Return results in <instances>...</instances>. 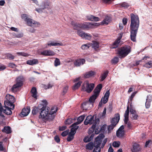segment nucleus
<instances>
[{
	"instance_id": "nucleus-38",
	"label": "nucleus",
	"mask_w": 152,
	"mask_h": 152,
	"mask_svg": "<svg viewBox=\"0 0 152 152\" xmlns=\"http://www.w3.org/2000/svg\"><path fill=\"white\" fill-rule=\"evenodd\" d=\"M75 134L70 131L67 138V140L68 141H70L72 140L74 138V136Z\"/></svg>"
},
{
	"instance_id": "nucleus-27",
	"label": "nucleus",
	"mask_w": 152,
	"mask_h": 152,
	"mask_svg": "<svg viewBox=\"0 0 152 152\" xmlns=\"http://www.w3.org/2000/svg\"><path fill=\"white\" fill-rule=\"evenodd\" d=\"M112 20L111 18L109 16H106L103 20L101 22L102 25L108 24Z\"/></svg>"
},
{
	"instance_id": "nucleus-2",
	"label": "nucleus",
	"mask_w": 152,
	"mask_h": 152,
	"mask_svg": "<svg viewBox=\"0 0 152 152\" xmlns=\"http://www.w3.org/2000/svg\"><path fill=\"white\" fill-rule=\"evenodd\" d=\"M131 23L130 26L131 32V39L133 41H136L137 33L139 26V20L138 16L133 14H131Z\"/></svg>"
},
{
	"instance_id": "nucleus-48",
	"label": "nucleus",
	"mask_w": 152,
	"mask_h": 152,
	"mask_svg": "<svg viewBox=\"0 0 152 152\" xmlns=\"http://www.w3.org/2000/svg\"><path fill=\"white\" fill-rule=\"evenodd\" d=\"M17 54L18 56H21L25 57H27L29 56L28 53L23 52H18L17 53Z\"/></svg>"
},
{
	"instance_id": "nucleus-44",
	"label": "nucleus",
	"mask_w": 152,
	"mask_h": 152,
	"mask_svg": "<svg viewBox=\"0 0 152 152\" xmlns=\"http://www.w3.org/2000/svg\"><path fill=\"white\" fill-rule=\"evenodd\" d=\"M2 131L4 132L9 134L11 132V128L9 126L5 127L2 130Z\"/></svg>"
},
{
	"instance_id": "nucleus-21",
	"label": "nucleus",
	"mask_w": 152,
	"mask_h": 152,
	"mask_svg": "<svg viewBox=\"0 0 152 152\" xmlns=\"http://www.w3.org/2000/svg\"><path fill=\"white\" fill-rule=\"evenodd\" d=\"M120 118V115L118 113L115 114L114 118L111 120V124L115 126L119 121Z\"/></svg>"
},
{
	"instance_id": "nucleus-54",
	"label": "nucleus",
	"mask_w": 152,
	"mask_h": 152,
	"mask_svg": "<svg viewBox=\"0 0 152 152\" xmlns=\"http://www.w3.org/2000/svg\"><path fill=\"white\" fill-rule=\"evenodd\" d=\"M121 6L125 8H127L129 7L130 5L128 3L124 2L121 4Z\"/></svg>"
},
{
	"instance_id": "nucleus-49",
	"label": "nucleus",
	"mask_w": 152,
	"mask_h": 152,
	"mask_svg": "<svg viewBox=\"0 0 152 152\" xmlns=\"http://www.w3.org/2000/svg\"><path fill=\"white\" fill-rule=\"evenodd\" d=\"M115 126V125L111 124L108 127V132H110L113 129Z\"/></svg>"
},
{
	"instance_id": "nucleus-57",
	"label": "nucleus",
	"mask_w": 152,
	"mask_h": 152,
	"mask_svg": "<svg viewBox=\"0 0 152 152\" xmlns=\"http://www.w3.org/2000/svg\"><path fill=\"white\" fill-rule=\"evenodd\" d=\"M7 57L10 59H13L15 58V56L10 54H8L7 55Z\"/></svg>"
},
{
	"instance_id": "nucleus-50",
	"label": "nucleus",
	"mask_w": 152,
	"mask_h": 152,
	"mask_svg": "<svg viewBox=\"0 0 152 152\" xmlns=\"http://www.w3.org/2000/svg\"><path fill=\"white\" fill-rule=\"evenodd\" d=\"M145 66L148 68H150L152 67V61H149L148 63H146Z\"/></svg>"
},
{
	"instance_id": "nucleus-19",
	"label": "nucleus",
	"mask_w": 152,
	"mask_h": 152,
	"mask_svg": "<svg viewBox=\"0 0 152 152\" xmlns=\"http://www.w3.org/2000/svg\"><path fill=\"white\" fill-rule=\"evenodd\" d=\"M43 105L39 104L37 107H34L32 110V113L33 115H36L39 112L40 113L41 109L42 108Z\"/></svg>"
},
{
	"instance_id": "nucleus-56",
	"label": "nucleus",
	"mask_w": 152,
	"mask_h": 152,
	"mask_svg": "<svg viewBox=\"0 0 152 152\" xmlns=\"http://www.w3.org/2000/svg\"><path fill=\"white\" fill-rule=\"evenodd\" d=\"M132 105H130V111L131 115H132L136 113L135 110L131 107Z\"/></svg>"
},
{
	"instance_id": "nucleus-16",
	"label": "nucleus",
	"mask_w": 152,
	"mask_h": 152,
	"mask_svg": "<svg viewBox=\"0 0 152 152\" xmlns=\"http://www.w3.org/2000/svg\"><path fill=\"white\" fill-rule=\"evenodd\" d=\"M80 78L78 77L75 78L74 80V82H77L73 85L72 87V89L73 90H75L77 89L80 86L82 82L80 80Z\"/></svg>"
},
{
	"instance_id": "nucleus-43",
	"label": "nucleus",
	"mask_w": 152,
	"mask_h": 152,
	"mask_svg": "<svg viewBox=\"0 0 152 152\" xmlns=\"http://www.w3.org/2000/svg\"><path fill=\"white\" fill-rule=\"evenodd\" d=\"M21 18L22 19L25 21L26 23L28 20L29 19L28 18V15L26 14H22L21 15Z\"/></svg>"
},
{
	"instance_id": "nucleus-1",
	"label": "nucleus",
	"mask_w": 152,
	"mask_h": 152,
	"mask_svg": "<svg viewBox=\"0 0 152 152\" xmlns=\"http://www.w3.org/2000/svg\"><path fill=\"white\" fill-rule=\"evenodd\" d=\"M57 110L56 107H52L50 109L48 107H44L43 105L42 108L40 112L39 118L44 119L49 121H52L55 117V113Z\"/></svg>"
},
{
	"instance_id": "nucleus-8",
	"label": "nucleus",
	"mask_w": 152,
	"mask_h": 152,
	"mask_svg": "<svg viewBox=\"0 0 152 152\" xmlns=\"http://www.w3.org/2000/svg\"><path fill=\"white\" fill-rule=\"evenodd\" d=\"M72 24L74 26V29H78L79 28L85 30L90 28V23L85 22L83 23L77 24L72 22Z\"/></svg>"
},
{
	"instance_id": "nucleus-51",
	"label": "nucleus",
	"mask_w": 152,
	"mask_h": 152,
	"mask_svg": "<svg viewBox=\"0 0 152 152\" xmlns=\"http://www.w3.org/2000/svg\"><path fill=\"white\" fill-rule=\"evenodd\" d=\"M60 61L58 58H56L55 61L54 65L56 66L60 65Z\"/></svg>"
},
{
	"instance_id": "nucleus-29",
	"label": "nucleus",
	"mask_w": 152,
	"mask_h": 152,
	"mask_svg": "<svg viewBox=\"0 0 152 152\" xmlns=\"http://www.w3.org/2000/svg\"><path fill=\"white\" fill-rule=\"evenodd\" d=\"M38 61L36 59H30L26 61L27 64L31 65L36 64H38Z\"/></svg>"
},
{
	"instance_id": "nucleus-15",
	"label": "nucleus",
	"mask_w": 152,
	"mask_h": 152,
	"mask_svg": "<svg viewBox=\"0 0 152 152\" xmlns=\"http://www.w3.org/2000/svg\"><path fill=\"white\" fill-rule=\"evenodd\" d=\"M102 85L101 84L98 85L94 91V94L92 96L93 97L96 99L99 96L101 90L102 88Z\"/></svg>"
},
{
	"instance_id": "nucleus-36",
	"label": "nucleus",
	"mask_w": 152,
	"mask_h": 152,
	"mask_svg": "<svg viewBox=\"0 0 152 152\" xmlns=\"http://www.w3.org/2000/svg\"><path fill=\"white\" fill-rule=\"evenodd\" d=\"M91 46L95 49H96L99 47V45L98 42L96 41H94L91 44Z\"/></svg>"
},
{
	"instance_id": "nucleus-41",
	"label": "nucleus",
	"mask_w": 152,
	"mask_h": 152,
	"mask_svg": "<svg viewBox=\"0 0 152 152\" xmlns=\"http://www.w3.org/2000/svg\"><path fill=\"white\" fill-rule=\"evenodd\" d=\"M12 35L14 37L18 38H21L23 37V34L22 33H13Z\"/></svg>"
},
{
	"instance_id": "nucleus-5",
	"label": "nucleus",
	"mask_w": 152,
	"mask_h": 152,
	"mask_svg": "<svg viewBox=\"0 0 152 152\" xmlns=\"http://www.w3.org/2000/svg\"><path fill=\"white\" fill-rule=\"evenodd\" d=\"M131 51L130 46H126L121 48L118 51V54L120 58H124L127 56Z\"/></svg>"
},
{
	"instance_id": "nucleus-22",
	"label": "nucleus",
	"mask_w": 152,
	"mask_h": 152,
	"mask_svg": "<svg viewBox=\"0 0 152 152\" xmlns=\"http://www.w3.org/2000/svg\"><path fill=\"white\" fill-rule=\"evenodd\" d=\"M96 74V72L94 71H90L84 74L83 76L85 78H89L94 77Z\"/></svg>"
},
{
	"instance_id": "nucleus-18",
	"label": "nucleus",
	"mask_w": 152,
	"mask_h": 152,
	"mask_svg": "<svg viewBox=\"0 0 152 152\" xmlns=\"http://www.w3.org/2000/svg\"><path fill=\"white\" fill-rule=\"evenodd\" d=\"M62 45L63 44L61 42L58 43L55 42V41L50 40L49 41L47 42V45H46V46L45 47V48H47L48 46L51 47V46H62Z\"/></svg>"
},
{
	"instance_id": "nucleus-61",
	"label": "nucleus",
	"mask_w": 152,
	"mask_h": 152,
	"mask_svg": "<svg viewBox=\"0 0 152 152\" xmlns=\"http://www.w3.org/2000/svg\"><path fill=\"white\" fill-rule=\"evenodd\" d=\"M152 100V96L150 95L147 96L146 101L151 102Z\"/></svg>"
},
{
	"instance_id": "nucleus-11",
	"label": "nucleus",
	"mask_w": 152,
	"mask_h": 152,
	"mask_svg": "<svg viewBox=\"0 0 152 152\" xmlns=\"http://www.w3.org/2000/svg\"><path fill=\"white\" fill-rule=\"evenodd\" d=\"M129 108L128 106L127 107V110L125 112L124 114V122L125 124L127 125V127L130 129L132 127V125L128 121L129 120Z\"/></svg>"
},
{
	"instance_id": "nucleus-34",
	"label": "nucleus",
	"mask_w": 152,
	"mask_h": 152,
	"mask_svg": "<svg viewBox=\"0 0 152 152\" xmlns=\"http://www.w3.org/2000/svg\"><path fill=\"white\" fill-rule=\"evenodd\" d=\"M31 92L32 96L34 98L37 99V93L36 88L35 87L33 88L31 90Z\"/></svg>"
},
{
	"instance_id": "nucleus-52",
	"label": "nucleus",
	"mask_w": 152,
	"mask_h": 152,
	"mask_svg": "<svg viewBox=\"0 0 152 152\" xmlns=\"http://www.w3.org/2000/svg\"><path fill=\"white\" fill-rule=\"evenodd\" d=\"M120 145L119 142H114L113 143V145L115 147H118Z\"/></svg>"
},
{
	"instance_id": "nucleus-31",
	"label": "nucleus",
	"mask_w": 152,
	"mask_h": 152,
	"mask_svg": "<svg viewBox=\"0 0 152 152\" xmlns=\"http://www.w3.org/2000/svg\"><path fill=\"white\" fill-rule=\"evenodd\" d=\"M106 125L103 126L100 129V128H99V127L96 126V127L95 129V133L96 134H98L99 133L100 130L102 132H104L106 129Z\"/></svg>"
},
{
	"instance_id": "nucleus-33",
	"label": "nucleus",
	"mask_w": 152,
	"mask_h": 152,
	"mask_svg": "<svg viewBox=\"0 0 152 152\" xmlns=\"http://www.w3.org/2000/svg\"><path fill=\"white\" fill-rule=\"evenodd\" d=\"M94 146V144L93 143V142H90L88 144H87L86 146V149L88 150H92Z\"/></svg>"
},
{
	"instance_id": "nucleus-10",
	"label": "nucleus",
	"mask_w": 152,
	"mask_h": 152,
	"mask_svg": "<svg viewBox=\"0 0 152 152\" xmlns=\"http://www.w3.org/2000/svg\"><path fill=\"white\" fill-rule=\"evenodd\" d=\"M2 112L7 115H10L12 114V112L9 108H7V107H2L1 103L0 102V116L4 118V115L2 114Z\"/></svg>"
},
{
	"instance_id": "nucleus-24",
	"label": "nucleus",
	"mask_w": 152,
	"mask_h": 152,
	"mask_svg": "<svg viewBox=\"0 0 152 152\" xmlns=\"http://www.w3.org/2000/svg\"><path fill=\"white\" fill-rule=\"evenodd\" d=\"M141 150V148L140 146L137 143H134L133 145V147L131 149L132 152H140Z\"/></svg>"
},
{
	"instance_id": "nucleus-46",
	"label": "nucleus",
	"mask_w": 152,
	"mask_h": 152,
	"mask_svg": "<svg viewBox=\"0 0 152 152\" xmlns=\"http://www.w3.org/2000/svg\"><path fill=\"white\" fill-rule=\"evenodd\" d=\"M108 74V71H106L102 74L101 76V79H100L101 81H103L107 77Z\"/></svg>"
},
{
	"instance_id": "nucleus-45",
	"label": "nucleus",
	"mask_w": 152,
	"mask_h": 152,
	"mask_svg": "<svg viewBox=\"0 0 152 152\" xmlns=\"http://www.w3.org/2000/svg\"><path fill=\"white\" fill-rule=\"evenodd\" d=\"M85 118L84 115H81L78 117L77 119V121L76 122L77 124L81 123L84 120Z\"/></svg>"
},
{
	"instance_id": "nucleus-58",
	"label": "nucleus",
	"mask_w": 152,
	"mask_h": 152,
	"mask_svg": "<svg viewBox=\"0 0 152 152\" xmlns=\"http://www.w3.org/2000/svg\"><path fill=\"white\" fill-rule=\"evenodd\" d=\"M10 28V31L11 30L12 31L16 32H18L19 31V29L18 28L12 27Z\"/></svg>"
},
{
	"instance_id": "nucleus-42",
	"label": "nucleus",
	"mask_w": 152,
	"mask_h": 152,
	"mask_svg": "<svg viewBox=\"0 0 152 152\" xmlns=\"http://www.w3.org/2000/svg\"><path fill=\"white\" fill-rule=\"evenodd\" d=\"M96 127V124H93L92 127L89 129L88 132V134H90L93 133Z\"/></svg>"
},
{
	"instance_id": "nucleus-37",
	"label": "nucleus",
	"mask_w": 152,
	"mask_h": 152,
	"mask_svg": "<svg viewBox=\"0 0 152 152\" xmlns=\"http://www.w3.org/2000/svg\"><path fill=\"white\" fill-rule=\"evenodd\" d=\"M120 42V41L119 40L117 39L111 45L110 48H117L118 45L119 43Z\"/></svg>"
},
{
	"instance_id": "nucleus-26",
	"label": "nucleus",
	"mask_w": 152,
	"mask_h": 152,
	"mask_svg": "<svg viewBox=\"0 0 152 152\" xmlns=\"http://www.w3.org/2000/svg\"><path fill=\"white\" fill-rule=\"evenodd\" d=\"M85 62V60L84 59H78L74 61V64L77 66H79L83 64Z\"/></svg>"
},
{
	"instance_id": "nucleus-30",
	"label": "nucleus",
	"mask_w": 152,
	"mask_h": 152,
	"mask_svg": "<svg viewBox=\"0 0 152 152\" xmlns=\"http://www.w3.org/2000/svg\"><path fill=\"white\" fill-rule=\"evenodd\" d=\"M79 124H77L76 122L75 123L72 124L71 126L70 127H72V128L71 130V132H73L74 133H76V130L78 129V126L77 125Z\"/></svg>"
},
{
	"instance_id": "nucleus-20",
	"label": "nucleus",
	"mask_w": 152,
	"mask_h": 152,
	"mask_svg": "<svg viewBox=\"0 0 152 152\" xmlns=\"http://www.w3.org/2000/svg\"><path fill=\"white\" fill-rule=\"evenodd\" d=\"M39 54L45 56H52L54 55L55 53L50 50H46L43 51L40 53H39Z\"/></svg>"
},
{
	"instance_id": "nucleus-40",
	"label": "nucleus",
	"mask_w": 152,
	"mask_h": 152,
	"mask_svg": "<svg viewBox=\"0 0 152 152\" xmlns=\"http://www.w3.org/2000/svg\"><path fill=\"white\" fill-rule=\"evenodd\" d=\"M91 44L90 43H88L83 45L81 46V48L83 50H86L88 49L91 46Z\"/></svg>"
},
{
	"instance_id": "nucleus-60",
	"label": "nucleus",
	"mask_w": 152,
	"mask_h": 152,
	"mask_svg": "<svg viewBox=\"0 0 152 152\" xmlns=\"http://www.w3.org/2000/svg\"><path fill=\"white\" fill-rule=\"evenodd\" d=\"M69 132V130H66L61 133V135L63 137L65 136L68 134Z\"/></svg>"
},
{
	"instance_id": "nucleus-17",
	"label": "nucleus",
	"mask_w": 152,
	"mask_h": 152,
	"mask_svg": "<svg viewBox=\"0 0 152 152\" xmlns=\"http://www.w3.org/2000/svg\"><path fill=\"white\" fill-rule=\"evenodd\" d=\"M124 128V126L122 125L118 129L116 132V135L118 137H121L124 136L125 134Z\"/></svg>"
},
{
	"instance_id": "nucleus-6",
	"label": "nucleus",
	"mask_w": 152,
	"mask_h": 152,
	"mask_svg": "<svg viewBox=\"0 0 152 152\" xmlns=\"http://www.w3.org/2000/svg\"><path fill=\"white\" fill-rule=\"evenodd\" d=\"M96 99L93 97V96H91L88 101L84 102L82 104L81 107L83 110H88L92 108L94 105V103Z\"/></svg>"
},
{
	"instance_id": "nucleus-14",
	"label": "nucleus",
	"mask_w": 152,
	"mask_h": 152,
	"mask_svg": "<svg viewBox=\"0 0 152 152\" xmlns=\"http://www.w3.org/2000/svg\"><path fill=\"white\" fill-rule=\"evenodd\" d=\"M26 23L28 26L32 27H39L40 25L39 23L31 18L28 19Z\"/></svg>"
},
{
	"instance_id": "nucleus-47",
	"label": "nucleus",
	"mask_w": 152,
	"mask_h": 152,
	"mask_svg": "<svg viewBox=\"0 0 152 152\" xmlns=\"http://www.w3.org/2000/svg\"><path fill=\"white\" fill-rule=\"evenodd\" d=\"M73 122V119L71 118H69L66 120L65 121L66 125H69Z\"/></svg>"
},
{
	"instance_id": "nucleus-25",
	"label": "nucleus",
	"mask_w": 152,
	"mask_h": 152,
	"mask_svg": "<svg viewBox=\"0 0 152 152\" xmlns=\"http://www.w3.org/2000/svg\"><path fill=\"white\" fill-rule=\"evenodd\" d=\"M30 111V109L29 107H27L26 108H23L22 110L20 115L22 117H24L27 115Z\"/></svg>"
},
{
	"instance_id": "nucleus-39",
	"label": "nucleus",
	"mask_w": 152,
	"mask_h": 152,
	"mask_svg": "<svg viewBox=\"0 0 152 152\" xmlns=\"http://www.w3.org/2000/svg\"><path fill=\"white\" fill-rule=\"evenodd\" d=\"M90 28H96L101 25V23H90Z\"/></svg>"
},
{
	"instance_id": "nucleus-63",
	"label": "nucleus",
	"mask_w": 152,
	"mask_h": 152,
	"mask_svg": "<svg viewBox=\"0 0 152 152\" xmlns=\"http://www.w3.org/2000/svg\"><path fill=\"white\" fill-rule=\"evenodd\" d=\"M151 102L150 101H146L145 103V107L146 108H148L150 107Z\"/></svg>"
},
{
	"instance_id": "nucleus-32",
	"label": "nucleus",
	"mask_w": 152,
	"mask_h": 152,
	"mask_svg": "<svg viewBox=\"0 0 152 152\" xmlns=\"http://www.w3.org/2000/svg\"><path fill=\"white\" fill-rule=\"evenodd\" d=\"M94 134H92L91 136H88L85 137L83 139L84 141L85 142H87L91 141L94 137Z\"/></svg>"
},
{
	"instance_id": "nucleus-59",
	"label": "nucleus",
	"mask_w": 152,
	"mask_h": 152,
	"mask_svg": "<svg viewBox=\"0 0 152 152\" xmlns=\"http://www.w3.org/2000/svg\"><path fill=\"white\" fill-rule=\"evenodd\" d=\"M68 89V87L67 86H66L63 89V91L62 92V94L63 95H64L67 92Z\"/></svg>"
},
{
	"instance_id": "nucleus-12",
	"label": "nucleus",
	"mask_w": 152,
	"mask_h": 152,
	"mask_svg": "<svg viewBox=\"0 0 152 152\" xmlns=\"http://www.w3.org/2000/svg\"><path fill=\"white\" fill-rule=\"evenodd\" d=\"M77 34L79 36L83 39L89 40L91 38V36L89 34L86 33L80 30H78L77 31Z\"/></svg>"
},
{
	"instance_id": "nucleus-35",
	"label": "nucleus",
	"mask_w": 152,
	"mask_h": 152,
	"mask_svg": "<svg viewBox=\"0 0 152 152\" xmlns=\"http://www.w3.org/2000/svg\"><path fill=\"white\" fill-rule=\"evenodd\" d=\"M49 3L47 1H44L42 2L40 6V7L42 8V9H45L48 8Z\"/></svg>"
},
{
	"instance_id": "nucleus-53",
	"label": "nucleus",
	"mask_w": 152,
	"mask_h": 152,
	"mask_svg": "<svg viewBox=\"0 0 152 152\" xmlns=\"http://www.w3.org/2000/svg\"><path fill=\"white\" fill-rule=\"evenodd\" d=\"M118 61V58L117 57H115L112 60L111 62L112 63L115 64L117 63Z\"/></svg>"
},
{
	"instance_id": "nucleus-64",
	"label": "nucleus",
	"mask_w": 152,
	"mask_h": 152,
	"mask_svg": "<svg viewBox=\"0 0 152 152\" xmlns=\"http://www.w3.org/2000/svg\"><path fill=\"white\" fill-rule=\"evenodd\" d=\"M6 68V66L2 64H0V71H2L4 70Z\"/></svg>"
},
{
	"instance_id": "nucleus-7",
	"label": "nucleus",
	"mask_w": 152,
	"mask_h": 152,
	"mask_svg": "<svg viewBox=\"0 0 152 152\" xmlns=\"http://www.w3.org/2000/svg\"><path fill=\"white\" fill-rule=\"evenodd\" d=\"M94 87V84L89 83L88 81L86 80L84 82L82 86V90L89 93L93 90Z\"/></svg>"
},
{
	"instance_id": "nucleus-9",
	"label": "nucleus",
	"mask_w": 152,
	"mask_h": 152,
	"mask_svg": "<svg viewBox=\"0 0 152 152\" xmlns=\"http://www.w3.org/2000/svg\"><path fill=\"white\" fill-rule=\"evenodd\" d=\"M23 77L22 76H20L16 79V83L14 84L12 88V91L13 92L17 91L18 88L21 86L23 84Z\"/></svg>"
},
{
	"instance_id": "nucleus-55",
	"label": "nucleus",
	"mask_w": 152,
	"mask_h": 152,
	"mask_svg": "<svg viewBox=\"0 0 152 152\" xmlns=\"http://www.w3.org/2000/svg\"><path fill=\"white\" fill-rule=\"evenodd\" d=\"M138 117V115L136 114V113H135L134 114H132V115H131V117L132 119H137Z\"/></svg>"
},
{
	"instance_id": "nucleus-4",
	"label": "nucleus",
	"mask_w": 152,
	"mask_h": 152,
	"mask_svg": "<svg viewBox=\"0 0 152 152\" xmlns=\"http://www.w3.org/2000/svg\"><path fill=\"white\" fill-rule=\"evenodd\" d=\"M6 100L4 102L5 107H7V108H9L11 109H13L14 108V105L13 103L15 101L14 97L10 94H8L6 95L5 97Z\"/></svg>"
},
{
	"instance_id": "nucleus-23",
	"label": "nucleus",
	"mask_w": 152,
	"mask_h": 152,
	"mask_svg": "<svg viewBox=\"0 0 152 152\" xmlns=\"http://www.w3.org/2000/svg\"><path fill=\"white\" fill-rule=\"evenodd\" d=\"M110 95V91L107 90L105 93L104 97L101 99V101L103 102V104H105L108 101V98Z\"/></svg>"
},
{
	"instance_id": "nucleus-28",
	"label": "nucleus",
	"mask_w": 152,
	"mask_h": 152,
	"mask_svg": "<svg viewBox=\"0 0 152 152\" xmlns=\"http://www.w3.org/2000/svg\"><path fill=\"white\" fill-rule=\"evenodd\" d=\"M88 19L92 21L97 22L100 20L99 17H96L92 15H89L87 16Z\"/></svg>"
},
{
	"instance_id": "nucleus-62",
	"label": "nucleus",
	"mask_w": 152,
	"mask_h": 152,
	"mask_svg": "<svg viewBox=\"0 0 152 152\" xmlns=\"http://www.w3.org/2000/svg\"><path fill=\"white\" fill-rule=\"evenodd\" d=\"M42 103L39 104H42L44 107H46V106L47 104V101L45 100H43L41 101Z\"/></svg>"
},
{
	"instance_id": "nucleus-13",
	"label": "nucleus",
	"mask_w": 152,
	"mask_h": 152,
	"mask_svg": "<svg viewBox=\"0 0 152 152\" xmlns=\"http://www.w3.org/2000/svg\"><path fill=\"white\" fill-rule=\"evenodd\" d=\"M95 124V121L94 120V116L91 115L87 116L84 121V124L85 125H87L88 124L91 125L93 124Z\"/></svg>"
},
{
	"instance_id": "nucleus-3",
	"label": "nucleus",
	"mask_w": 152,
	"mask_h": 152,
	"mask_svg": "<svg viewBox=\"0 0 152 152\" xmlns=\"http://www.w3.org/2000/svg\"><path fill=\"white\" fill-rule=\"evenodd\" d=\"M104 137V135L103 134H100L95 139L94 142V148L93 152H100L101 148H103L107 141V139L104 140L102 142V139Z\"/></svg>"
}]
</instances>
